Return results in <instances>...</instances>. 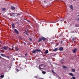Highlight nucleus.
I'll use <instances>...</instances> for the list:
<instances>
[{
    "label": "nucleus",
    "instance_id": "obj_28",
    "mask_svg": "<svg viewBox=\"0 0 79 79\" xmlns=\"http://www.w3.org/2000/svg\"><path fill=\"white\" fill-rule=\"evenodd\" d=\"M16 71H17V72H19V70H18V69H16Z\"/></svg>",
    "mask_w": 79,
    "mask_h": 79
},
{
    "label": "nucleus",
    "instance_id": "obj_3",
    "mask_svg": "<svg viewBox=\"0 0 79 79\" xmlns=\"http://www.w3.org/2000/svg\"><path fill=\"white\" fill-rule=\"evenodd\" d=\"M8 46L6 47V46H4V47L2 46L1 48L2 49H3V48L4 49V50H7V51H10V50H9V49H8Z\"/></svg>",
    "mask_w": 79,
    "mask_h": 79
},
{
    "label": "nucleus",
    "instance_id": "obj_36",
    "mask_svg": "<svg viewBox=\"0 0 79 79\" xmlns=\"http://www.w3.org/2000/svg\"><path fill=\"white\" fill-rule=\"evenodd\" d=\"M63 41L62 40L61 41V43H63Z\"/></svg>",
    "mask_w": 79,
    "mask_h": 79
},
{
    "label": "nucleus",
    "instance_id": "obj_44",
    "mask_svg": "<svg viewBox=\"0 0 79 79\" xmlns=\"http://www.w3.org/2000/svg\"><path fill=\"white\" fill-rule=\"evenodd\" d=\"M20 39H22V38H21V37H20Z\"/></svg>",
    "mask_w": 79,
    "mask_h": 79
},
{
    "label": "nucleus",
    "instance_id": "obj_37",
    "mask_svg": "<svg viewBox=\"0 0 79 79\" xmlns=\"http://www.w3.org/2000/svg\"><path fill=\"white\" fill-rule=\"evenodd\" d=\"M9 48V51H10V48Z\"/></svg>",
    "mask_w": 79,
    "mask_h": 79
},
{
    "label": "nucleus",
    "instance_id": "obj_26",
    "mask_svg": "<svg viewBox=\"0 0 79 79\" xmlns=\"http://www.w3.org/2000/svg\"><path fill=\"white\" fill-rule=\"evenodd\" d=\"M19 15H21V14H18L17 15V16H19Z\"/></svg>",
    "mask_w": 79,
    "mask_h": 79
},
{
    "label": "nucleus",
    "instance_id": "obj_27",
    "mask_svg": "<svg viewBox=\"0 0 79 79\" xmlns=\"http://www.w3.org/2000/svg\"><path fill=\"white\" fill-rule=\"evenodd\" d=\"M26 20L27 21V22H28V23H30V22H29V21L28 20Z\"/></svg>",
    "mask_w": 79,
    "mask_h": 79
},
{
    "label": "nucleus",
    "instance_id": "obj_11",
    "mask_svg": "<svg viewBox=\"0 0 79 79\" xmlns=\"http://www.w3.org/2000/svg\"><path fill=\"white\" fill-rule=\"evenodd\" d=\"M2 11H5L6 10V9H5V8H2Z\"/></svg>",
    "mask_w": 79,
    "mask_h": 79
},
{
    "label": "nucleus",
    "instance_id": "obj_13",
    "mask_svg": "<svg viewBox=\"0 0 79 79\" xmlns=\"http://www.w3.org/2000/svg\"><path fill=\"white\" fill-rule=\"evenodd\" d=\"M57 50H58V49L57 48H55L53 50V51L55 52V51H57Z\"/></svg>",
    "mask_w": 79,
    "mask_h": 79
},
{
    "label": "nucleus",
    "instance_id": "obj_7",
    "mask_svg": "<svg viewBox=\"0 0 79 79\" xmlns=\"http://www.w3.org/2000/svg\"><path fill=\"white\" fill-rule=\"evenodd\" d=\"M15 51H16V52H18L19 51V48L17 47H16L15 48Z\"/></svg>",
    "mask_w": 79,
    "mask_h": 79
},
{
    "label": "nucleus",
    "instance_id": "obj_48",
    "mask_svg": "<svg viewBox=\"0 0 79 79\" xmlns=\"http://www.w3.org/2000/svg\"><path fill=\"white\" fill-rule=\"evenodd\" d=\"M41 23H42V22H41V23H40V24H41Z\"/></svg>",
    "mask_w": 79,
    "mask_h": 79
},
{
    "label": "nucleus",
    "instance_id": "obj_49",
    "mask_svg": "<svg viewBox=\"0 0 79 79\" xmlns=\"http://www.w3.org/2000/svg\"><path fill=\"white\" fill-rule=\"evenodd\" d=\"M1 46V45H0V47Z\"/></svg>",
    "mask_w": 79,
    "mask_h": 79
},
{
    "label": "nucleus",
    "instance_id": "obj_21",
    "mask_svg": "<svg viewBox=\"0 0 79 79\" xmlns=\"http://www.w3.org/2000/svg\"><path fill=\"white\" fill-rule=\"evenodd\" d=\"M42 73H43V74H45V73H46V72H45V71H43L42 72Z\"/></svg>",
    "mask_w": 79,
    "mask_h": 79
},
{
    "label": "nucleus",
    "instance_id": "obj_20",
    "mask_svg": "<svg viewBox=\"0 0 79 79\" xmlns=\"http://www.w3.org/2000/svg\"><path fill=\"white\" fill-rule=\"evenodd\" d=\"M0 55H1V56H5V55L3 54H0Z\"/></svg>",
    "mask_w": 79,
    "mask_h": 79
},
{
    "label": "nucleus",
    "instance_id": "obj_50",
    "mask_svg": "<svg viewBox=\"0 0 79 79\" xmlns=\"http://www.w3.org/2000/svg\"><path fill=\"white\" fill-rule=\"evenodd\" d=\"M62 63H63V62H62Z\"/></svg>",
    "mask_w": 79,
    "mask_h": 79
},
{
    "label": "nucleus",
    "instance_id": "obj_40",
    "mask_svg": "<svg viewBox=\"0 0 79 79\" xmlns=\"http://www.w3.org/2000/svg\"><path fill=\"white\" fill-rule=\"evenodd\" d=\"M23 19L24 20H26V19Z\"/></svg>",
    "mask_w": 79,
    "mask_h": 79
},
{
    "label": "nucleus",
    "instance_id": "obj_19",
    "mask_svg": "<svg viewBox=\"0 0 79 79\" xmlns=\"http://www.w3.org/2000/svg\"><path fill=\"white\" fill-rule=\"evenodd\" d=\"M13 13V14H11V15L12 16H15V15H15V14H16V13Z\"/></svg>",
    "mask_w": 79,
    "mask_h": 79
},
{
    "label": "nucleus",
    "instance_id": "obj_12",
    "mask_svg": "<svg viewBox=\"0 0 79 79\" xmlns=\"http://www.w3.org/2000/svg\"><path fill=\"white\" fill-rule=\"evenodd\" d=\"M69 75L71 76H74V75L72 73H69Z\"/></svg>",
    "mask_w": 79,
    "mask_h": 79
},
{
    "label": "nucleus",
    "instance_id": "obj_47",
    "mask_svg": "<svg viewBox=\"0 0 79 79\" xmlns=\"http://www.w3.org/2000/svg\"><path fill=\"white\" fill-rule=\"evenodd\" d=\"M36 78H37V77H36Z\"/></svg>",
    "mask_w": 79,
    "mask_h": 79
},
{
    "label": "nucleus",
    "instance_id": "obj_42",
    "mask_svg": "<svg viewBox=\"0 0 79 79\" xmlns=\"http://www.w3.org/2000/svg\"><path fill=\"white\" fill-rule=\"evenodd\" d=\"M43 64H41L40 65V66H42V65H43Z\"/></svg>",
    "mask_w": 79,
    "mask_h": 79
},
{
    "label": "nucleus",
    "instance_id": "obj_43",
    "mask_svg": "<svg viewBox=\"0 0 79 79\" xmlns=\"http://www.w3.org/2000/svg\"><path fill=\"white\" fill-rule=\"evenodd\" d=\"M39 68H40V69H42L40 68V67H39Z\"/></svg>",
    "mask_w": 79,
    "mask_h": 79
},
{
    "label": "nucleus",
    "instance_id": "obj_15",
    "mask_svg": "<svg viewBox=\"0 0 79 79\" xmlns=\"http://www.w3.org/2000/svg\"><path fill=\"white\" fill-rule=\"evenodd\" d=\"M72 72H74H74H75L76 71L74 69H72Z\"/></svg>",
    "mask_w": 79,
    "mask_h": 79
},
{
    "label": "nucleus",
    "instance_id": "obj_8",
    "mask_svg": "<svg viewBox=\"0 0 79 79\" xmlns=\"http://www.w3.org/2000/svg\"><path fill=\"white\" fill-rule=\"evenodd\" d=\"M12 27L13 28H15V23H12L11 24Z\"/></svg>",
    "mask_w": 79,
    "mask_h": 79
},
{
    "label": "nucleus",
    "instance_id": "obj_24",
    "mask_svg": "<svg viewBox=\"0 0 79 79\" xmlns=\"http://www.w3.org/2000/svg\"><path fill=\"white\" fill-rule=\"evenodd\" d=\"M15 23H17L18 25H19V22H16Z\"/></svg>",
    "mask_w": 79,
    "mask_h": 79
},
{
    "label": "nucleus",
    "instance_id": "obj_4",
    "mask_svg": "<svg viewBox=\"0 0 79 79\" xmlns=\"http://www.w3.org/2000/svg\"><path fill=\"white\" fill-rule=\"evenodd\" d=\"M14 32L15 33H16L17 34H19V32L16 29H15Z\"/></svg>",
    "mask_w": 79,
    "mask_h": 79
},
{
    "label": "nucleus",
    "instance_id": "obj_22",
    "mask_svg": "<svg viewBox=\"0 0 79 79\" xmlns=\"http://www.w3.org/2000/svg\"><path fill=\"white\" fill-rule=\"evenodd\" d=\"M72 78L73 79H76V77H72Z\"/></svg>",
    "mask_w": 79,
    "mask_h": 79
},
{
    "label": "nucleus",
    "instance_id": "obj_9",
    "mask_svg": "<svg viewBox=\"0 0 79 79\" xmlns=\"http://www.w3.org/2000/svg\"><path fill=\"white\" fill-rule=\"evenodd\" d=\"M11 9H12V10H15V7L13 6H12L11 7Z\"/></svg>",
    "mask_w": 79,
    "mask_h": 79
},
{
    "label": "nucleus",
    "instance_id": "obj_45",
    "mask_svg": "<svg viewBox=\"0 0 79 79\" xmlns=\"http://www.w3.org/2000/svg\"><path fill=\"white\" fill-rule=\"evenodd\" d=\"M73 1H75L76 0H73Z\"/></svg>",
    "mask_w": 79,
    "mask_h": 79
},
{
    "label": "nucleus",
    "instance_id": "obj_32",
    "mask_svg": "<svg viewBox=\"0 0 79 79\" xmlns=\"http://www.w3.org/2000/svg\"><path fill=\"white\" fill-rule=\"evenodd\" d=\"M44 3H47V2H46V1H44Z\"/></svg>",
    "mask_w": 79,
    "mask_h": 79
},
{
    "label": "nucleus",
    "instance_id": "obj_23",
    "mask_svg": "<svg viewBox=\"0 0 79 79\" xmlns=\"http://www.w3.org/2000/svg\"><path fill=\"white\" fill-rule=\"evenodd\" d=\"M75 27H79L78 25H77V24H76L75 25Z\"/></svg>",
    "mask_w": 79,
    "mask_h": 79
},
{
    "label": "nucleus",
    "instance_id": "obj_6",
    "mask_svg": "<svg viewBox=\"0 0 79 79\" xmlns=\"http://www.w3.org/2000/svg\"><path fill=\"white\" fill-rule=\"evenodd\" d=\"M59 50L60 51H63V48L62 47H60L59 48Z\"/></svg>",
    "mask_w": 79,
    "mask_h": 79
},
{
    "label": "nucleus",
    "instance_id": "obj_51",
    "mask_svg": "<svg viewBox=\"0 0 79 79\" xmlns=\"http://www.w3.org/2000/svg\"><path fill=\"white\" fill-rule=\"evenodd\" d=\"M24 21V22H26V21Z\"/></svg>",
    "mask_w": 79,
    "mask_h": 79
},
{
    "label": "nucleus",
    "instance_id": "obj_35",
    "mask_svg": "<svg viewBox=\"0 0 79 79\" xmlns=\"http://www.w3.org/2000/svg\"><path fill=\"white\" fill-rule=\"evenodd\" d=\"M25 34H26V35H29V34H27V33H25Z\"/></svg>",
    "mask_w": 79,
    "mask_h": 79
},
{
    "label": "nucleus",
    "instance_id": "obj_33",
    "mask_svg": "<svg viewBox=\"0 0 79 79\" xmlns=\"http://www.w3.org/2000/svg\"><path fill=\"white\" fill-rule=\"evenodd\" d=\"M27 54L26 53V54H25V56H27Z\"/></svg>",
    "mask_w": 79,
    "mask_h": 79
},
{
    "label": "nucleus",
    "instance_id": "obj_31",
    "mask_svg": "<svg viewBox=\"0 0 79 79\" xmlns=\"http://www.w3.org/2000/svg\"><path fill=\"white\" fill-rule=\"evenodd\" d=\"M52 73H55V72H54V71H53V70H52Z\"/></svg>",
    "mask_w": 79,
    "mask_h": 79
},
{
    "label": "nucleus",
    "instance_id": "obj_39",
    "mask_svg": "<svg viewBox=\"0 0 79 79\" xmlns=\"http://www.w3.org/2000/svg\"><path fill=\"white\" fill-rule=\"evenodd\" d=\"M39 79H42V78H39Z\"/></svg>",
    "mask_w": 79,
    "mask_h": 79
},
{
    "label": "nucleus",
    "instance_id": "obj_2",
    "mask_svg": "<svg viewBox=\"0 0 79 79\" xmlns=\"http://www.w3.org/2000/svg\"><path fill=\"white\" fill-rule=\"evenodd\" d=\"M38 52L40 53L41 52V50H39L38 49H36L34 50L33 51H32L31 52L32 53L35 54V52Z\"/></svg>",
    "mask_w": 79,
    "mask_h": 79
},
{
    "label": "nucleus",
    "instance_id": "obj_30",
    "mask_svg": "<svg viewBox=\"0 0 79 79\" xmlns=\"http://www.w3.org/2000/svg\"><path fill=\"white\" fill-rule=\"evenodd\" d=\"M29 39L30 40H32V38H29Z\"/></svg>",
    "mask_w": 79,
    "mask_h": 79
},
{
    "label": "nucleus",
    "instance_id": "obj_10",
    "mask_svg": "<svg viewBox=\"0 0 79 79\" xmlns=\"http://www.w3.org/2000/svg\"><path fill=\"white\" fill-rule=\"evenodd\" d=\"M48 53V50H46L44 52V53L45 54H47Z\"/></svg>",
    "mask_w": 79,
    "mask_h": 79
},
{
    "label": "nucleus",
    "instance_id": "obj_16",
    "mask_svg": "<svg viewBox=\"0 0 79 79\" xmlns=\"http://www.w3.org/2000/svg\"><path fill=\"white\" fill-rule=\"evenodd\" d=\"M70 8L71 9H73V6L71 5H70Z\"/></svg>",
    "mask_w": 79,
    "mask_h": 79
},
{
    "label": "nucleus",
    "instance_id": "obj_38",
    "mask_svg": "<svg viewBox=\"0 0 79 79\" xmlns=\"http://www.w3.org/2000/svg\"><path fill=\"white\" fill-rule=\"evenodd\" d=\"M0 59H2V57H1V56H0Z\"/></svg>",
    "mask_w": 79,
    "mask_h": 79
},
{
    "label": "nucleus",
    "instance_id": "obj_1",
    "mask_svg": "<svg viewBox=\"0 0 79 79\" xmlns=\"http://www.w3.org/2000/svg\"><path fill=\"white\" fill-rule=\"evenodd\" d=\"M44 41V42H45V40H46V38L44 37H43V36L41 37V38H40L37 41V42L38 43L40 42V41Z\"/></svg>",
    "mask_w": 79,
    "mask_h": 79
},
{
    "label": "nucleus",
    "instance_id": "obj_25",
    "mask_svg": "<svg viewBox=\"0 0 79 79\" xmlns=\"http://www.w3.org/2000/svg\"><path fill=\"white\" fill-rule=\"evenodd\" d=\"M11 14H13V13H9L8 15H11Z\"/></svg>",
    "mask_w": 79,
    "mask_h": 79
},
{
    "label": "nucleus",
    "instance_id": "obj_5",
    "mask_svg": "<svg viewBox=\"0 0 79 79\" xmlns=\"http://www.w3.org/2000/svg\"><path fill=\"white\" fill-rule=\"evenodd\" d=\"M77 51V49H76V48H75L73 50V53H76V52Z\"/></svg>",
    "mask_w": 79,
    "mask_h": 79
},
{
    "label": "nucleus",
    "instance_id": "obj_41",
    "mask_svg": "<svg viewBox=\"0 0 79 79\" xmlns=\"http://www.w3.org/2000/svg\"><path fill=\"white\" fill-rule=\"evenodd\" d=\"M6 58H9V56H6Z\"/></svg>",
    "mask_w": 79,
    "mask_h": 79
},
{
    "label": "nucleus",
    "instance_id": "obj_17",
    "mask_svg": "<svg viewBox=\"0 0 79 79\" xmlns=\"http://www.w3.org/2000/svg\"><path fill=\"white\" fill-rule=\"evenodd\" d=\"M75 38H74V37H73L72 39V40L73 41H74V40H75Z\"/></svg>",
    "mask_w": 79,
    "mask_h": 79
},
{
    "label": "nucleus",
    "instance_id": "obj_18",
    "mask_svg": "<svg viewBox=\"0 0 79 79\" xmlns=\"http://www.w3.org/2000/svg\"><path fill=\"white\" fill-rule=\"evenodd\" d=\"M62 67L64 69L65 68H66V69H68V68H66V66H63Z\"/></svg>",
    "mask_w": 79,
    "mask_h": 79
},
{
    "label": "nucleus",
    "instance_id": "obj_29",
    "mask_svg": "<svg viewBox=\"0 0 79 79\" xmlns=\"http://www.w3.org/2000/svg\"><path fill=\"white\" fill-rule=\"evenodd\" d=\"M13 48H14V47H12V48L11 49L12 50H13Z\"/></svg>",
    "mask_w": 79,
    "mask_h": 79
},
{
    "label": "nucleus",
    "instance_id": "obj_46",
    "mask_svg": "<svg viewBox=\"0 0 79 79\" xmlns=\"http://www.w3.org/2000/svg\"><path fill=\"white\" fill-rule=\"evenodd\" d=\"M78 20H79V17L78 18Z\"/></svg>",
    "mask_w": 79,
    "mask_h": 79
},
{
    "label": "nucleus",
    "instance_id": "obj_14",
    "mask_svg": "<svg viewBox=\"0 0 79 79\" xmlns=\"http://www.w3.org/2000/svg\"><path fill=\"white\" fill-rule=\"evenodd\" d=\"M0 77H1V78H3V77H4V75H1L0 76Z\"/></svg>",
    "mask_w": 79,
    "mask_h": 79
},
{
    "label": "nucleus",
    "instance_id": "obj_34",
    "mask_svg": "<svg viewBox=\"0 0 79 79\" xmlns=\"http://www.w3.org/2000/svg\"><path fill=\"white\" fill-rule=\"evenodd\" d=\"M52 23H56V22H51Z\"/></svg>",
    "mask_w": 79,
    "mask_h": 79
}]
</instances>
